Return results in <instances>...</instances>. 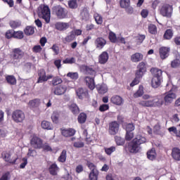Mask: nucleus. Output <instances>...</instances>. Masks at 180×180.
<instances>
[{"mask_svg": "<svg viewBox=\"0 0 180 180\" xmlns=\"http://www.w3.org/2000/svg\"><path fill=\"white\" fill-rule=\"evenodd\" d=\"M62 136L64 137H71L75 134V129H62Z\"/></svg>", "mask_w": 180, "mask_h": 180, "instance_id": "obj_24", "label": "nucleus"}, {"mask_svg": "<svg viewBox=\"0 0 180 180\" xmlns=\"http://www.w3.org/2000/svg\"><path fill=\"white\" fill-rule=\"evenodd\" d=\"M117 179V176H116V174H108L106 176V180H116Z\"/></svg>", "mask_w": 180, "mask_h": 180, "instance_id": "obj_60", "label": "nucleus"}, {"mask_svg": "<svg viewBox=\"0 0 180 180\" xmlns=\"http://www.w3.org/2000/svg\"><path fill=\"white\" fill-rule=\"evenodd\" d=\"M49 172L51 175H56L57 172H58V167L56 163H53L50 166Z\"/></svg>", "mask_w": 180, "mask_h": 180, "instance_id": "obj_30", "label": "nucleus"}, {"mask_svg": "<svg viewBox=\"0 0 180 180\" xmlns=\"http://www.w3.org/2000/svg\"><path fill=\"white\" fill-rule=\"evenodd\" d=\"M108 109H109V105L108 104H103L99 108L100 112H105V110H108Z\"/></svg>", "mask_w": 180, "mask_h": 180, "instance_id": "obj_63", "label": "nucleus"}, {"mask_svg": "<svg viewBox=\"0 0 180 180\" xmlns=\"http://www.w3.org/2000/svg\"><path fill=\"white\" fill-rule=\"evenodd\" d=\"M133 141H135L139 146H141V144H144V143L147 142V139H146L143 135L138 134L136 136V137L133 139Z\"/></svg>", "mask_w": 180, "mask_h": 180, "instance_id": "obj_25", "label": "nucleus"}, {"mask_svg": "<svg viewBox=\"0 0 180 180\" xmlns=\"http://www.w3.org/2000/svg\"><path fill=\"white\" fill-rule=\"evenodd\" d=\"M142 98L143 100L140 101L139 105L143 108H161L164 105V98L161 96H157L151 98V96L144 94Z\"/></svg>", "mask_w": 180, "mask_h": 180, "instance_id": "obj_1", "label": "nucleus"}, {"mask_svg": "<svg viewBox=\"0 0 180 180\" xmlns=\"http://www.w3.org/2000/svg\"><path fill=\"white\" fill-rule=\"evenodd\" d=\"M147 157L150 161H154L157 158V152L155 148H152L147 152Z\"/></svg>", "mask_w": 180, "mask_h": 180, "instance_id": "obj_29", "label": "nucleus"}, {"mask_svg": "<svg viewBox=\"0 0 180 180\" xmlns=\"http://www.w3.org/2000/svg\"><path fill=\"white\" fill-rule=\"evenodd\" d=\"M144 94V88L143 86H139V90L136 93L134 94V98H140L141 96H143Z\"/></svg>", "mask_w": 180, "mask_h": 180, "instance_id": "obj_34", "label": "nucleus"}, {"mask_svg": "<svg viewBox=\"0 0 180 180\" xmlns=\"http://www.w3.org/2000/svg\"><path fill=\"white\" fill-rule=\"evenodd\" d=\"M68 6L70 9H77V8H78L77 0H70L68 1Z\"/></svg>", "mask_w": 180, "mask_h": 180, "instance_id": "obj_44", "label": "nucleus"}, {"mask_svg": "<svg viewBox=\"0 0 180 180\" xmlns=\"http://www.w3.org/2000/svg\"><path fill=\"white\" fill-rule=\"evenodd\" d=\"M73 146L76 148H82V147H84V143H83V142L77 141V142H75L73 143Z\"/></svg>", "mask_w": 180, "mask_h": 180, "instance_id": "obj_62", "label": "nucleus"}, {"mask_svg": "<svg viewBox=\"0 0 180 180\" xmlns=\"http://www.w3.org/2000/svg\"><path fill=\"white\" fill-rule=\"evenodd\" d=\"M86 121V114L82 112L78 116V122L79 123H85Z\"/></svg>", "mask_w": 180, "mask_h": 180, "instance_id": "obj_45", "label": "nucleus"}, {"mask_svg": "<svg viewBox=\"0 0 180 180\" xmlns=\"http://www.w3.org/2000/svg\"><path fill=\"white\" fill-rule=\"evenodd\" d=\"M11 172H7L1 176L0 180H11Z\"/></svg>", "mask_w": 180, "mask_h": 180, "instance_id": "obj_54", "label": "nucleus"}, {"mask_svg": "<svg viewBox=\"0 0 180 180\" xmlns=\"http://www.w3.org/2000/svg\"><path fill=\"white\" fill-rule=\"evenodd\" d=\"M70 110H71V112H72V113H74V115H77V114L79 113V108L75 103H72L70 106Z\"/></svg>", "mask_w": 180, "mask_h": 180, "instance_id": "obj_41", "label": "nucleus"}, {"mask_svg": "<svg viewBox=\"0 0 180 180\" xmlns=\"http://www.w3.org/2000/svg\"><path fill=\"white\" fill-rule=\"evenodd\" d=\"M150 72L153 75V77L152 78L151 85L153 88H158V86L161 85L162 70L157 68H153L150 69Z\"/></svg>", "mask_w": 180, "mask_h": 180, "instance_id": "obj_2", "label": "nucleus"}, {"mask_svg": "<svg viewBox=\"0 0 180 180\" xmlns=\"http://www.w3.org/2000/svg\"><path fill=\"white\" fill-rule=\"evenodd\" d=\"M110 102L117 106H122V105L124 103V100L123 98H122V96L115 95L111 97Z\"/></svg>", "mask_w": 180, "mask_h": 180, "instance_id": "obj_15", "label": "nucleus"}, {"mask_svg": "<svg viewBox=\"0 0 180 180\" xmlns=\"http://www.w3.org/2000/svg\"><path fill=\"white\" fill-rule=\"evenodd\" d=\"M128 150L129 153H139L140 150H141V146L136 142V141H133L129 143V146H128Z\"/></svg>", "mask_w": 180, "mask_h": 180, "instance_id": "obj_10", "label": "nucleus"}, {"mask_svg": "<svg viewBox=\"0 0 180 180\" xmlns=\"http://www.w3.org/2000/svg\"><path fill=\"white\" fill-rule=\"evenodd\" d=\"M2 158L6 161V162H8V164H16V161H18V157L11 158V153L9 152H3L2 153Z\"/></svg>", "mask_w": 180, "mask_h": 180, "instance_id": "obj_12", "label": "nucleus"}, {"mask_svg": "<svg viewBox=\"0 0 180 180\" xmlns=\"http://www.w3.org/2000/svg\"><path fill=\"white\" fill-rule=\"evenodd\" d=\"M53 11L58 19H64L67 17V11H65V8L60 6H55Z\"/></svg>", "mask_w": 180, "mask_h": 180, "instance_id": "obj_7", "label": "nucleus"}, {"mask_svg": "<svg viewBox=\"0 0 180 180\" xmlns=\"http://www.w3.org/2000/svg\"><path fill=\"white\" fill-rule=\"evenodd\" d=\"M13 37H15V39H23V32L22 31L14 32Z\"/></svg>", "mask_w": 180, "mask_h": 180, "instance_id": "obj_53", "label": "nucleus"}, {"mask_svg": "<svg viewBox=\"0 0 180 180\" xmlns=\"http://www.w3.org/2000/svg\"><path fill=\"white\" fill-rule=\"evenodd\" d=\"M84 82H85L86 86L89 88L91 91H94L95 89V79L94 77H91L89 76H87L84 77Z\"/></svg>", "mask_w": 180, "mask_h": 180, "instance_id": "obj_16", "label": "nucleus"}, {"mask_svg": "<svg viewBox=\"0 0 180 180\" xmlns=\"http://www.w3.org/2000/svg\"><path fill=\"white\" fill-rule=\"evenodd\" d=\"M41 126L42 129H44L45 130H51L53 129L51 124L49 121H43Z\"/></svg>", "mask_w": 180, "mask_h": 180, "instance_id": "obj_38", "label": "nucleus"}, {"mask_svg": "<svg viewBox=\"0 0 180 180\" xmlns=\"http://www.w3.org/2000/svg\"><path fill=\"white\" fill-rule=\"evenodd\" d=\"M66 160H67V150H63L60 153V155L59 156L58 160L59 161V162H65Z\"/></svg>", "mask_w": 180, "mask_h": 180, "instance_id": "obj_37", "label": "nucleus"}, {"mask_svg": "<svg viewBox=\"0 0 180 180\" xmlns=\"http://www.w3.org/2000/svg\"><path fill=\"white\" fill-rule=\"evenodd\" d=\"M76 95L78 96L79 99L88 98V90L86 89L79 88L76 90Z\"/></svg>", "mask_w": 180, "mask_h": 180, "instance_id": "obj_17", "label": "nucleus"}, {"mask_svg": "<svg viewBox=\"0 0 180 180\" xmlns=\"http://www.w3.org/2000/svg\"><path fill=\"white\" fill-rule=\"evenodd\" d=\"M67 92V86L65 85H60L55 88L54 94L55 95H64Z\"/></svg>", "mask_w": 180, "mask_h": 180, "instance_id": "obj_21", "label": "nucleus"}, {"mask_svg": "<svg viewBox=\"0 0 180 180\" xmlns=\"http://www.w3.org/2000/svg\"><path fill=\"white\" fill-rule=\"evenodd\" d=\"M120 5L121 8L125 9V8H129L130 6V0H120Z\"/></svg>", "mask_w": 180, "mask_h": 180, "instance_id": "obj_43", "label": "nucleus"}, {"mask_svg": "<svg viewBox=\"0 0 180 180\" xmlns=\"http://www.w3.org/2000/svg\"><path fill=\"white\" fill-rule=\"evenodd\" d=\"M109 60V53L107 51H103L98 56V63L100 64H106Z\"/></svg>", "mask_w": 180, "mask_h": 180, "instance_id": "obj_19", "label": "nucleus"}, {"mask_svg": "<svg viewBox=\"0 0 180 180\" xmlns=\"http://www.w3.org/2000/svg\"><path fill=\"white\" fill-rule=\"evenodd\" d=\"M24 32L27 36H32V34H34V27L27 26Z\"/></svg>", "mask_w": 180, "mask_h": 180, "instance_id": "obj_36", "label": "nucleus"}, {"mask_svg": "<svg viewBox=\"0 0 180 180\" xmlns=\"http://www.w3.org/2000/svg\"><path fill=\"white\" fill-rule=\"evenodd\" d=\"M148 32L150 34H157V26L154 24L148 25Z\"/></svg>", "mask_w": 180, "mask_h": 180, "instance_id": "obj_42", "label": "nucleus"}, {"mask_svg": "<svg viewBox=\"0 0 180 180\" xmlns=\"http://www.w3.org/2000/svg\"><path fill=\"white\" fill-rule=\"evenodd\" d=\"M133 137H134V134L131 131H127L126 136H125V139L127 141H130V140H131V139H133Z\"/></svg>", "mask_w": 180, "mask_h": 180, "instance_id": "obj_55", "label": "nucleus"}, {"mask_svg": "<svg viewBox=\"0 0 180 180\" xmlns=\"http://www.w3.org/2000/svg\"><path fill=\"white\" fill-rule=\"evenodd\" d=\"M143 58L144 56H143V53L136 52L131 56V61H132V63H139Z\"/></svg>", "mask_w": 180, "mask_h": 180, "instance_id": "obj_22", "label": "nucleus"}, {"mask_svg": "<svg viewBox=\"0 0 180 180\" xmlns=\"http://www.w3.org/2000/svg\"><path fill=\"white\" fill-rule=\"evenodd\" d=\"M99 175V172H98V169H94V171H91L89 174V179L90 180H98V176Z\"/></svg>", "mask_w": 180, "mask_h": 180, "instance_id": "obj_32", "label": "nucleus"}, {"mask_svg": "<svg viewBox=\"0 0 180 180\" xmlns=\"http://www.w3.org/2000/svg\"><path fill=\"white\" fill-rule=\"evenodd\" d=\"M138 70L141 71L142 72H147V65L144 62H141L137 66Z\"/></svg>", "mask_w": 180, "mask_h": 180, "instance_id": "obj_31", "label": "nucleus"}, {"mask_svg": "<svg viewBox=\"0 0 180 180\" xmlns=\"http://www.w3.org/2000/svg\"><path fill=\"white\" fill-rule=\"evenodd\" d=\"M61 82H63V80H61V78L60 77H55L52 81L53 85H58L61 84Z\"/></svg>", "mask_w": 180, "mask_h": 180, "instance_id": "obj_57", "label": "nucleus"}, {"mask_svg": "<svg viewBox=\"0 0 180 180\" xmlns=\"http://www.w3.org/2000/svg\"><path fill=\"white\" fill-rule=\"evenodd\" d=\"M21 23L20 21H15V20L10 21V26L11 27H12V29H16V27H19Z\"/></svg>", "mask_w": 180, "mask_h": 180, "instance_id": "obj_51", "label": "nucleus"}, {"mask_svg": "<svg viewBox=\"0 0 180 180\" xmlns=\"http://www.w3.org/2000/svg\"><path fill=\"white\" fill-rule=\"evenodd\" d=\"M173 36H174V32H172V30L169 29L165 31V34H164V38L166 40H171V39H172Z\"/></svg>", "mask_w": 180, "mask_h": 180, "instance_id": "obj_35", "label": "nucleus"}, {"mask_svg": "<svg viewBox=\"0 0 180 180\" xmlns=\"http://www.w3.org/2000/svg\"><path fill=\"white\" fill-rule=\"evenodd\" d=\"M51 119L53 123H58L60 119V112L54 111L51 115Z\"/></svg>", "mask_w": 180, "mask_h": 180, "instance_id": "obj_40", "label": "nucleus"}, {"mask_svg": "<svg viewBox=\"0 0 180 180\" xmlns=\"http://www.w3.org/2000/svg\"><path fill=\"white\" fill-rule=\"evenodd\" d=\"M11 117L15 123H22L25 120V112L20 110H16L12 112Z\"/></svg>", "mask_w": 180, "mask_h": 180, "instance_id": "obj_4", "label": "nucleus"}, {"mask_svg": "<svg viewBox=\"0 0 180 180\" xmlns=\"http://www.w3.org/2000/svg\"><path fill=\"white\" fill-rule=\"evenodd\" d=\"M175 99H176V94L170 91L165 94L163 101L166 105H169L172 103Z\"/></svg>", "mask_w": 180, "mask_h": 180, "instance_id": "obj_8", "label": "nucleus"}, {"mask_svg": "<svg viewBox=\"0 0 180 180\" xmlns=\"http://www.w3.org/2000/svg\"><path fill=\"white\" fill-rule=\"evenodd\" d=\"M146 39V35L144 34H139L136 37V40L138 44H141L143 41Z\"/></svg>", "mask_w": 180, "mask_h": 180, "instance_id": "obj_49", "label": "nucleus"}, {"mask_svg": "<svg viewBox=\"0 0 180 180\" xmlns=\"http://www.w3.org/2000/svg\"><path fill=\"white\" fill-rule=\"evenodd\" d=\"M41 50H42V49H41V46H40V45H35L32 48L33 53H40L41 51Z\"/></svg>", "mask_w": 180, "mask_h": 180, "instance_id": "obj_59", "label": "nucleus"}, {"mask_svg": "<svg viewBox=\"0 0 180 180\" xmlns=\"http://www.w3.org/2000/svg\"><path fill=\"white\" fill-rule=\"evenodd\" d=\"M160 14L166 18H171L172 15V6L169 4H163L160 8Z\"/></svg>", "mask_w": 180, "mask_h": 180, "instance_id": "obj_6", "label": "nucleus"}, {"mask_svg": "<svg viewBox=\"0 0 180 180\" xmlns=\"http://www.w3.org/2000/svg\"><path fill=\"white\" fill-rule=\"evenodd\" d=\"M172 157L176 161H180V149L178 148H174L172 151Z\"/></svg>", "mask_w": 180, "mask_h": 180, "instance_id": "obj_28", "label": "nucleus"}, {"mask_svg": "<svg viewBox=\"0 0 180 180\" xmlns=\"http://www.w3.org/2000/svg\"><path fill=\"white\" fill-rule=\"evenodd\" d=\"M30 143L34 148H41V146H43L41 139H40V138L37 137L36 135L32 136Z\"/></svg>", "mask_w": 180, "mask_h": 180, "instance_id": "obj_14", "label": "nucleus"}, {"mask_svg": "<svg viewBox=\"0 0 180 180\" xmlns=\"http://www.w3.org/2000/svg\"><path fill=\"white\" fill-rule=\"evenodd\" d=\"M144 72H141V70H139V69L136 72V78H138L139 79L143 78L144 75Z\"/></svg>", "mask_w": 180, "mask_h": 180, "instance_id": "obj_58", "label": "nucleus"}, {"mask_svg": "<svg viewBox=\"0 0 180 180\" xmlns=\"http://www.w3.org/2000/svg\"><path fill=\"white\" fill-rule=\"evenodd\" d=\"M6 81L11 85H15L16 84V79L15 77L10 75L6 77Z\"/></svg>", "mask_w": 180, "mask_h": 180, "instance_id": "obj_47", "label": "nucleus"}, {"mask_svg": "<svg viewBox=\"0 0 180 180\" xmlns=\"http://www.w3.org/2000/svg\"><path fill=\"white\" fill-rule=\"evenodd\" d=\"M127 131H133L134 130V125L133 124H128L126 127Z\"/></svg>", "mask_w": 180, "mask_h": 180, "instance_id": "obj_64", "label": "nucleus"}, {"mask_svg": "<svg viewBox=\"0 0 180 180\" xmlns=\"http://www.w3.org/2000/svg\"><path fill=\"white\" fill-rule=\"evenodd\" d=\"M115 151H116V147L115 146L105 148V152L107 154V155H112V153H115Z\"/></svg>", "mask_w": 180, "mask_h": 180, "instance_id": "obj_48", "label": "nucleus"}, {"mask_svg": "<svg viewBox=\"0 0 180 180\" xmlns=\"http://www.w3.org/2000/svg\"><path fill=\"white\" fill-rule=\"evenodd\" d=\"M38 15L39 18L44 19L46 23H50L51 13L50 8L47 6L41 5L38 9Z\"/></svg>", "mask_w": 180, "mask_h": 180, "instance_id": "obj_3", "label": "nucleus"}, {"mask_svg": "<svg viewBox=\"0 0 180 180\" xmlns=\"http://www.w3.org/2000/svg\"><path fill=\"white\" fill-rule=\"evenodd\" d=\"M75 40V34L71 31L65 38L63 39V43H71V41Z\"/></svg>", "mask_w": 180, "mask_h": 180, "instance_id": "obj_27", "label": "nucleus"}, {"mask_svg": "<svg viewBox=\"0 0 180 180\" xmlns=\"http://www.w3.org/2000/svg\"><path fill=\"white\" fill-rule=\"evenodd\" d=\"M53 78V75H46V71L41 69L39 72V79L37 81V84H41V82H45L46 81H49V79Z\"/></svg>", "mask_w": 180, "mask_h": 180, "instance_id": "obj_9", "label": "nucleus"}, {"mask_svg": "<svg viewBox=\"0 0 180 180\" xmlns=\"http://www.w3.org/2000/svg\"><path fill=\"white\" fill-rule=\"evenodd\" d=\"M109 39L112 43H116L117 41V37H116V34L113 32H110L109 33Z\"/></svg>", "mask_w": 180, "mask_h": 180, "instance_id": "obj_50", "label": "nucleus"}, {"mask_svg": "<svg viewBox=\"0 0 180 180\" xmlns=\"http://www.w3.org/2000/svg\"><path fill=\"white\" fill-rule=\"evenodd\" d=\"M25 53L19 48L13 49V64H16L20 61V59L23 58Z\"/></svg>", "mask_w": 180, "mask_h": 180, "instance_id": "obj_5", "label": "nucleus"}, {"mask_svg": "<svg viewBox=\"0 0 180 180\" xmlns=\"http://www.w3.org/2000/svg\"><path fill=\"white\" fill-rule=\"evenodd\" d=\"M14 31L13 30H8L6 32V39H11V37H13Z\"/></svg>", "mask_w": 180, "mask_h": 180, "instance_id": "obj_61", "label": "nucleus"}, {"mask_svg": "<svg viewBox=\"0 0 180 180\" xmlns=\"http://www.w3.org/2000/svg\"><path fill=\"white\" fill-rule=\"evenodd\" d=\"M119 132V123L117 122L114 121L109 124L108 133L111 136H115V134H117Z\"/></svg>", "mask_w": 180, "mask_h": 180, "instance_id": "obj_11", "label": "nucleus"}, {"mask_svg": "<svg viewBox=\"0 0 180 180\" xmlns=\"http://www.w3.org/2000/svg\"><path fill=\"white\" fill-rule=\"evenodd\" d=\"M106 43H107L106 39L101 37L96 38V40L94 41V44L97 50H102V49H103V47L106 46Z\"/></svg>", "mask_w": 180, "mask_h": 180, "instance_id": "obj_13", "label": "nucleus"}, {"mask_svg": "<svg viewBox=\"0 0 180 180\" xmlns=\"http://www.w3.org/2000/svg\"><path fill=\"white\" fill-rule=\"evenodd\" d=\"M170 50L171 49L168 47H165V46L161 47L159 49L160 58H162V60H165V58H167L168 57V56H169Z\"/></svg>", "mask_w": 180, "mask_h": 180, "instance_id": "obj_18", "label": "nucleus"}, {"mask_svg": "<svg viewBox=\"0 0 180 180\" xmlns=\"http://www.w3.org/2000/svg\"><path fill=\"white\" fill-rule=\"evenodd\" d=\"M94 18L97 25H102V23H103V18H102V15H101L99 13H94Z\"/></svg>", "mask_w": 180, "mask_h": 180, "instance_id": "obj_33", "label": "nucleus"}, {"mask_svg": "<svg viewBox=\"0 0 180 180\" xmlns=\"http://www.w3.org/2000/svg\"><path fill=\"white\" fill-rule=\"evenodd\" d=\"M178 67H180V60L177 58L171 62V68H178Z\"/></svg>", "mask_w": 180, "mask_h": 180, "instance_id": "obj_46", "label": "nucleus"}, {"mask_svg": "<svg viewBox=\"0 0 180 180\" xmlns=\"http://www.w3.org/2000/svg\"><path fill=\"white\" fill-rule=\"evenodd\" d=\"M75 63V58H66L63 60V64H74Z\"/></svg>", "mask_w": 180, "mask_h": 180, "instance_id": "obj_56", "label": "nucleus"}, {"mask_svg": "<svg viewBox=\"0 0 180 180\" xmlns=\"http://www.w3.org/2000/svg\"><path fill=\"white\" fill-rule=\"evenodd\" d=\"M55 27L57 30L64 32V30H67L70 27V23L58 22L56 23Z\"/></svg>", "mask_w": 180, "mask_h": 180, "instance_id": "obj_20", "label": "nucleus"}, {"mask_svg": "<svg viewBox=\"0 0 180 180\" xmlns=\"http://www.w3.org/2000/svg\"><path fill=\"white\" fill-rule=\"evenodd\" d=\"M115 139L117 146H123V144H124V139L123 138L120 136H115Z\"/></svg>", "mask_w": 180, "mask_h": 180, "instance_id": "obj_52", "label": "nucleus"}, {"mask_svg": "<svg viewBox=\"0 0 180 180\" xmlns=\"http://www.w3.org/2000/svg\"><path fill=\"white\" fill-rule=\"evenodd\" d=\"M68 78H70V79H73L74 81L77 80V78H79V75H78V72H70L66 75Z\"/></svg>", "mask_w": 180, "mask_h": 180, "instance_id": "obj_39", "label": "nucleus"}, {"mask_svg": "<svg viewBox=\"0 0 180 180\" xmlns=\"http://www.w3.org/2000/svg\"><path fill=\"white\" fill-rule=\"evenodd\" d=\"M96 89L101 95H103L108 92V86L105 84H98Z\"/></svg>", "mask_w": 180, "mask_h": 180, "instance_id": "obj_26", "label": "nucleus"}, {"mask_svg": "<svg viewBox=\"0 0 180 180\" xmlns=\"http://www.w3.org/2000/svg\"><path fill=\"white\" fill-rule=\"evenodd\" d=\"M41 103V100L40 98H35L33 100H30L28 103V106L31 109H34V108H39Z\"/></svg>", "mask_w": 180, "mask_h": 180, "instance_id": "obj_23", "label": "nucleus"}]
</instances>
